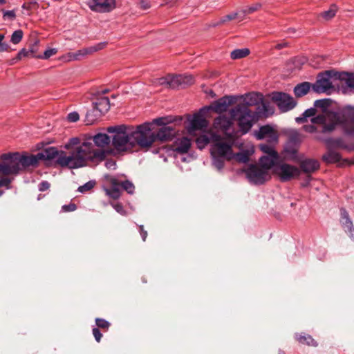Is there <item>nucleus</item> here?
I'll use <instances>...</instances> for the list:
<instances>
[{
  "label": "nucleus",
  "mask_w": 354,
  "mask_h": 354,
  "mask_svg": "<svg viewBox=\"0 0 354 354\" xmlns=\"http://www.w3.org/2000/svg\"><path fill=\"white\" fill-rule=\"evenodd\" d=\"M326 143L330 147H339L342 149L348 148L342 138L328 139L326 140Z\"/></svg>",
  "instance_id": "nucleus-38"
},
{
  "label": "nucleus",
  "mask_w": 354,
  "mask_h": 354,
  "mask_svg": "<svg viewBox=\"0 0 354 354\" xmlns=\"http://www.w3.org/2000/svg\"><path fill=\"white\" fill-rule=\"evenodd\" d=\"M232 121L226 116H219L214 120V127L219 131L223 132L225 136L229 133H235L234 130L231 131Z\"/></svg>",
  "instance_id": "nucleus-17"
},
{
  "label": "nucleus",
  "mask_w": 354,
  "mask_h": 354,
  "mask_svg": "<svg viewBox=\"0 0 354 354\" xmlns=\"http://www.w3.org/2000/svg\"><path fill=\"white\" fill-rule=\"evenodd\" d=\"M3 19H10L11 20H13L16 17V14L15 10H3Z\"/></svg>",
  "instance_id": "nucleus-54"
},
{
  "label": "nucleus",
  "mask_w": 354,
  "mask_h": 354,
  "mask_svg": "<svg viewBox=\"0 0 354 354\" xmlns=\"http://www.w3.org/2000/svg\"><path fill=\"white\" fill-rule=\"evenodd\" d=\"M323 160L326 163H337L341 160V156L335 151L329 150L323 156Z\"/></svg>",
  "instance_id": "nucleus-30"
},
{
  "label": "nucleus",
  "mask_w": 354,
  "mask_h": 354,
  "mask_svg": "<svg viewBox=\"0 0 354 354\" xmlns=\"http://www.w3.org/2000/svg\"><path fill=\"white\" fill-rule=\"evenodd\" d=\"M328 100H316L315 102H314V106L315 107H317V108H321L322 110H323V112L320 114H318L317 116H315V118H317L318 116H320V115H322L324 114H325L326 112H334L333 111H331V110H328L327 109V106H328ZM341 111V109L339 111H338L337 112H339Z\"/></svg>",
  "instance_id": "nucleus-35"
},
{
  "label": "nucleus",
  "mask_w": 354,
  "mask_h": 354,
  "mask_svg": "<svg viewBox=\"0 0 354 354\" xmlns=\"http://www.w3.org/2000/svg\"><path fill=\"white\" fill-rule=\"evenodd\" d=\"M81 145L78 138H73L70 139L68 143L66 145V148L71 149V151L75 147Z\"/></svg>",
  "instance_id": "nucleus-50"
},
{
  "label": "nucleus",
  "mask_w": 354,
  "mask_h": 354,
  "mask_svg": "<svg viewBox=\"0 0 354 354\" xmlns=\"http://www.w3.org/2000/svg\"><path fill=\"white\" fill-rule=\"evenodd\" d=\"M111 205L118 213L121 215H126V211L121 203H111Z\"/></svg>",
  "instance_id": "nucleus-53"
},
{
  "label": "nucleus",
  "mask_w": 354,
  "mask_h": 354,
  "mask_svg": "<svg viewBox=\"0 0 354 354\" xmlns=\"http://www.w3.org/2000/svg\"><path fill=\"white\" fill-rule=\"evenodd\" d=\"M2 162L0 163V176L17 174L18 172L32 165V158L21 156L19 153L3 154Z\"/></svg>",
  "instance_id": "nucleus-5"
},
{
  "label": "nucleus",
  "mask_w": 354,
  "mask_h": 354,
  "mask_svg": "<svg viewBox=\"0 0 354 354\" xmlns=\"http://www.w3.org/2000/svg\"><path fill=\"white\" fill-rule=\"evenodd\" d=\"M190 147L191 141L186 137L177 139L174 143V150L180 153H187Z\"/></svg>",
  "instance_id": "nucleus-27"
},
{
  "label": "nucleus",
  "mask_w": 354,
  "mask_h": 354,
  "mask_svg": "<svg viewBox=\"0 0 354 354\" xmlns=\"http://www.w3.org/2000/svg\"><path fill=\"white\" fill-rule=\"evenodd\" d=\"M88 5L93 11L106 12L115 8V0H91Z\"/></svg>",
  "instance_id": "nucleus-15"
},
{
  "label": "nucleus",
  "mask_w": 354,
  "mask_h": 354,
  "mask_svg": "<svg viewBox=\"0 0 354 354\" xmlns=\"http://www.w3.org/2000/svg\"><path fill=\"white\" fill-rule=\"evenodd\" d=\"M93 106L103 115L110 109L109 99L107 97L101 96L93 103Z\"/></svg>",
  "instance_id": "nucleus-26"
},
{
  "label": "nucleus",
  "mask_w": 354,
  "mask_h": 354,
  "mask_svg": "<svg viewBox=\"0 0 354 354\" xmlns=\"http://www.w3.org/2000/svg\"><path fill=\"white\" fill-rule=\"evenodd\" d=\"M120 185L129 194H131L134 192L135 187L131 182H130L129 180H125V181L121 183Z\"/></svg>",
  "instance_id": "nucleus-48"
},
{
  "label": "nucleus",
  "mask_w": 354,
  "mask_h": 354,
  "mask_svg": "<svg viewBox=\"0 0 354 354\" xmlns=\"http://www.w3.org/2000/svg\"><path fill=\"white\" fill-rule=\"evenodd\" d=\"M50 184L47 181H42L39 185V190L41 192H44L49 189Z\"/></svg>",
  "instance_id": "nucleus-59"
},
{
  "label": "nucleus",
  "mask_w": 354,
  "mask_h": 354,
  "mask_svg": "<svg viewBox=\"0 0 354 354\" xmlns=\"http://www.w3.org/2000/svg\"><path fill=\"white\" fill-rule=\"evenodd\" d=\"M233 119L238 121V124L243 133H246L252 127L255 120V114L248 107L237 105L230 111Z\"/></svg>",
  "instance_id": "nucleus-6"
},
{
  "label": "nucleus",
  "mask_w": 354,
  "mask_h": 354,
  "mask_svg": "<svg viewBox=\"0 0 354 354\" xmlns=\"http://www.w3.org/2000/svg\"><path fill=\"white\" fill-rule=\"evenodd\" d=\"M212 138L211 156L212 164L218 170H221L225 160H230L234 158V153L232 147L236 143V136L235 133H229L227 136L221 137L217 134H212Z\"/></svg>",
  "instance_id": "nucleus-4"
},
{
  "label": "nucleus",
  "mask_w": 354,
  "mask_h": 354,
  "mask_svg": "<svg viewBox=\"0 0 354 354\" xmlns=\"http://www.w3.org/2000/svg\"><path fill=\"white\" fill-rule=\"evenodd\" d=\"M297 339L299 341V343L303 344H306L308 346H316L317 344L316 342L313 339V337L310 335H296Z\"/></svg>",
  "instance_id": "nucleus-37"
},
{
  "label": "nucleus",
  "mask_w": 354,
  "mask_h": 354,
  "mask_svg": "<svg viewBox=\"0 0 354 354\" xmlns=\"http://www.w3.org/2000/svg\"><path fill=\"white\" fill-rule=\"evenodd\" d=\"M67 118L68 121L71 122H75L79 120L80 116L77 112H71L68 115Z\"/></svg>",
  "instance_id": "nucleus-55"
},
{
  "label": "nucleus",
  "mask_w": 354,
  "mask_h": 354,
  "mask_svg": "<svg viewBox=\"0 0 354 354\" xmlns=\"http://www.w3.org/2000/svg\"><path fill=\"white\" fill-rule=\"evenodd\" d=\"M250 53V50L248 48L235 49L230 53V57L232 59H239L246 57Z\"/></svg>",
  "instance_id": "nucleus-33"
},
{
  "label": "nucleus",
  "mask_w": 354,
  "mask_h": 354,
  "mask_svg": "<svg viewBox=\"0 0 354 354\" xmlns=\"http://www.w3.org/2000/svg\"><path fill=\"white\" fill-rule=\"evenodd\" d=\"M110 182L111 184V188H105L104 191L107 196L113 199H117L120 196V183L115 178H111Z\"/></svg>",
  "instance_id": "nucleus-25"
},
{
  "label": "nucleus",
  "mask_w": 354,
  "mask_h": 354,
  "mask_svg": "<svg viewBox=\"0 0 354 354\" xmlns=\"http://www.w3.org/2000/svg\"><path fill=\"white\" fill-rule=\"evenodd\" d=\"M23 31L21 30H15L11 36V42L14 44H19L23 38Z\"/></svg>",
  "instance_id": "nucleus-45"
},
{
  "label": "nucleus",
  "mask_w": 354,
  "mask_h": 354,
  "mask_svg": "<svg viewBox=\"0 0 354 354\" xmlns=\"http://www.w3.org/2000/svg\"><path fill=\"white\" fill-rule=\"evenodd\" d=\"M102 115V114L93 106L91 110L87 111L85 122L88 125L92 124Z\"/></svg>",
  "instance_id": "nucleus-31"
},
{
  "label": "nucleus",
  "mask_w": 354,
  "mask_h": 354,
  "mask_svg": "<svg viewBox=\"0 0 354 354\" xmlns=\"http://www.w3.org/2000/svg\"><path fill=\"white\" fill-rule=\"evenodd\" d=\"M313 121L323 124V132L330 133L340 126L345 134L354 136V106H346L339 112H326Z\"/></svg>",
  "instance_id": "nucleus-3"
},
{
  "label": "nucleus",
  "mask_w": 354,
  "mask_h": 354,
  "mask_svg": "<svg viewBox=\"0 0 354 354\" xmlns=\"http://www.w3.org/2000/svg\"><path fill=\"white\" fill-rule=\"evenodd\" d=\"M297 149L295 147L289 145L286 146L284 149L285 158L288 160H295L297 158Z\"/></svg>",
  "instance_id": "nucleus-40"
},
{
  "label": "nucleus",
  "mask_w": 354,
  "mask_h": 354,
  "mask_svg": "<svg viewBox=\"0 0 354 354\" xmlns=\"http://www.w3.org/2000/svg\"><path fill=\"white\" fill-rule=\"evenodd\" d=\"M207 121L200 114L194 115L189 124L187 127V131L189 134H193L196 130H202L207 127Z\"/></svg>",
  "instance_id": "nucleus-18"
},
{
  "label": "nucleus",
  "mask_w": 354,
  "mask_h": 354,
  "mask_svg": "<svg viewBox=\"0 0 354 354\" xmlns=\"http://www.w3.org/2000/svg\"><path fill=\"white\" fill-rule=\"evenodd\" d=\"M93 335L95 337V340L99 342L102 337V333H100V330L97 328H94L93 329Z\"/></svg>",
  "instance_id": "nucleus-60"
},
{
  "label": "nucleus",
  "mask_w": 354,
  "mask_h": 354,
  "mask_svg": "<svg viewBox=\"0 0 354 354\" xmlns=\"http://www.w3.org/2000/svg\"><path fill=\"white\" fill-rule=\"evenodd\" d=\"M92 140L95 145L100 148L99 149H103L109 145L111 137L104 133H98L92 137Z\"/></svg>",
  "instance_id": "nucleus-24"
},
{
  "label": "nucleus",
  "mask_w": 354,
  "mask_h": 354,
  "mask_svg": "<svg viewBox=\"0 0 354 354\" xmlns=\"http://www.w3.org/2000/svg\"><path fill=\"white\" fill-rule=\"evenodd\" d=\"M259 147L265 153L259 158V165L269 172L270 169L278 165L279 156L273 145L260 144Z\"/></svg>",
  "instance_id": "nucleus-9"
},
{
  "label": "nucleus",
  "mask_w": 354,
  "mask_h": 354,
  "mask_svg": "<svg viewBox=\"0 0 354 354\" xmlns=\"http://www.w3.org/2000/svg\"><path fill=\"white\" fill-rule=\"evenodd\" d=\"M106 45V43H99L95 46L80 49L75 53H68L67 55L68 60H80L83 57L103 49Z\"/></svg>",
  "instance_id": "nucleus-16"
},
{
  "label": "nucleus",
  "mask_w": 354,
  "mask_h": 354,
  "mask_svg": "<svg viewBox=\"0 0 354 354\" xmlns=\"http://www.w3.org/2000/svg\"><path fill=\"white\" fill-rule=\"evenodd\" d=\"M107 132L111 134L113 147L120 152H130L137 147L148 149L155 142L149 123L136 127L112 126L107 128Z\"/></svg>",
  "instance_id": "nucleus-1"
},
{
  "label": "nucleus",
  "mask_w": 354,
  "mask_h": 354,
  "mask_svg": "<svg viewBox=\"0 0 354 354\" xmlns=\"http://www.w3.org/2000/svg\"><path fill=\"white\" fill-rule=\"evenodd\" d=\"M96 325L102 328H108L109 327V323L103 319L97 318L95 319Z\"/></svg>",
  "instance_id": "nucleus-52"
},
{
  "label": "nucleus",
  "mask_w": 354,
  "mask_h": 354,
  "mask_svg": "<svg viewBox=\"0 0 354 354\" xmlns=\"http://www.w3.org/2000/svg\"><path fill=\"white\" fill-rule=\"evenodd\" d=\"M30 55H31L32 57L35 56V49L33 47H32L30 50H27L24 48L21 50L17 54V59H21L26 57H29Z\"/></svg>",
  "instance_id": "nucleus-46"
},
{
  "label": "nucleus",
  "mask_w": 354,
  "mask_h": 354,
  "mask_svg": "<svg viewBox=\"0 0 354 354\" xmlns=\"http://www.w3.org/2000/svg\"><path fill=\"white\" fill-rule=\"evenodd\" d=\"M235 97L233 96H226L219 99L213 105V109L217 113L225 111L228 106L234 104Z\"/></svg>",
  "instance_id": "nucleus-22"
},
{
  "label": "nucleus",
  "mask_w": 354,
  "mask_h": 354,
  "mask_svg": "<svg viewBox=\"0 0 354 354\" xmlns=\"http://www.w3.org/2000/svg\"><path fill=\"white\" fill-rule=\"evenodd\" d=\"M62 153H66L64 151H59L56 148L50 147L37 153L36 155L29 156V158H32V166L36 165L39 160H51L55 159L56 162L58 164V159Z\"/></svg>",
  "instance_id": "nucleus-14"
},
{
  "label": "nucleus",
  "mask_w": 354,
  "mask_h": 354,
  "mask_svg": "<svg viewBox=\"0 0 354 354\" xmlns=\"http://www.w3.org/2000/svg\"><path fill=\"white\" fill-rule=\"evenodd\" d=\"M10 179L8 178H3L0 179V187H6L7 188L9 187V185L10 183Z\"/></svg>",
  "instance_id": "nucleus-61"
},
{
  "label": "nucleus",
  "mask_w": 354,
  "mask_h": 354,
  "mask_svg": "<svg viewBox=\"0 0 354 354\" xmlns=\"http://www.w3.org/2000/svg\"><path fill=\"white\" fill-rule=\"evenodd\" d=\"M325 58L322 56L315 55L313 56L310 60L308 59V64L311 66H315V65H322L326 64Z\"/></svg>",
  "instance_id": "nucleus-43"
},
{
  "label": "nucleus",
  "mask_w": 354,
  "mask_h": 354,
  "mask_svg": "<svg viewBox=\"0 0 354 354\" xmlns=\"http://www.w3.org/2000/svg\"><path fill=\"white\" fill-rule=\"evenodd\" d=\"M237 17V13L234 12L230 15H227L225 16L222 17L218 21L214 24V26H218L224 24L225 23L233 20L236 19Z\"/></svg>",
  "instance_id": "nucleus-42"
},
{
  "label": "nucleus",
  "mask_w": 354,
  "mask_h": 354,
  "mask_svg": "<svg viewBox=\"0 0 354 354\" xmlns=\"http://www.w3.org/2000/svg\"><path fill=\"white\" fill-rule=\"evenodd\" d=\"M95 185V181L94 180H90L85 183L84 185L80 186L78 187V191L81 193L86 192L89 190H91Z\"/></svg>",
  "instance_id": "nucleus-47"
},
{
  "label": "nucleus",
  "mask_w": 354,
  "mask_h": 354,
  "mask_svg": "<svg viewBox=\"0 0 354 354\" xmlns=\"http://www.w3.org/2000/svg\"><path fill=\"white\" fill-rule=\"evenodd\" d=\"M335 75L342 84H345L349 91L354 92V73L338 71Z\"/></svg>",
  "instance_id": "nucleus-20"
},
{
  "label": "nucleus",
  "mask_w": 354,
  "mask_h": 354,
  "mask_svg": "<svg viewBox=\"0 0 354 354\" xmlns=\"http://www.w3.org/2000/svg\"><path fill=\"white\" fill-rule=\"evenodd\" d=\"M57 53V48H49L44 51L43 55L38 56V57L41 59H48L51 56L55 55Z\"/></svg>",
  "instance_id": "nucleus-49"
},
{
  "label": "nucleus",
  "mask_w": 354,
  "mask_h": 354,
  "mask_svg": "<svg viewBox=\"0 0 354 354\" xmlns=\"http://www.w3.org/2000/svg\"><path fill=\"white\" fill-rule=\"evenodd\" d=\"M140 235L142 236V239L145 241L147 236V231L144 230L143 225L140 226Z\"/></svg>",
  "instance_id": "nucleus-63"
},
{
  "label": "nucleus",
  "mask_w": 354,
  "mask_h": 354,
  "mask_svg": "<svg viewBox=\"0 0 354 354\" xmlns=\"http://www.w3.org/2000/svg\"><path fill=\"white\" fill-rule=\"evenodd\" d=\"M254 136L258 140H266L267 145H271L274 147L278 143L279 134L270 125L262 126L254 133Z\"/></svg>",
  "instance_id": "nucleus-13"
},
{
  "label": "nucleus",
  "mask_w": 354,
  "mask_h": 354,
  "mask_svg": "<svg viewBox=\"0 0 354 354\" xmlns=\"http://www.w3.org/2000/svg\"><path fill=\"white\" fill-rule=\"evenodd\" d=\"M308 58L303 55H299L290 58L288 61V64L293 65L294 66H301L308 64Z\"/></svg>",
  "instance_id": "nucleus-32"
},
{
  "label": "nucleus",
  "mask_w": 354,
  "mask_h": 354,
  "mask_svg": "<svg viewBox=\"0 0 354 354\" xmlns=\"http://www.w3.org/2000/svg\"><path fill=\"white\" fill-rule=\"evenodd\" d=\"M245 174L250 182L256 185L263 184L270 178L269 172L260 165H251Z\"/></svg>",
  "instance_id": "nucleus-11"
},
{
  "label": "nucleus",
  "mask_w": 354,
  "mask_h": 354,
  "mask_svg": "<svg viewBox=\"0 0 354 354\" xmlns=\"http://www.w3.org/2000/svg\"><path fill=\"white\" fill-rule=\"evenodd\" d=\"M194 77L191 75L169 74L156 79L154 83L158 85H165L171 88H176L178 87H185L194 84Z\"/></svg>",
  "instance_id": "nucleus-7"
},
{
  "label": "nucleus",
  "mask_w": 354,
  "mask_h": 354,
  "mask_svg": "<svg viewBox=\"0 0 354 354\" xmlns=\"http://www.w3.org/2000/svg\"><path fill=\"white\" fill-rule=\"evenodd\" d=\"M243 99V106L248 108L250 106L257 105L263 102V95L258 93H252L241 96Z\"/></svg>",
  "instance_id": "nucleus-23"
},
{
  "label": "nucleus",
  "mask_w": 354,
  "mask_h": 354,
  "mask_svg": "<svg viewBox=\"0 0 354 354\" xmlns=\"http://www.w3.org/2000/svg\"><path fill=\"white\" fill-rule=\"evenodd\" d=\"M152 133L155 136V140L158 139L160 141H167L172 139L176 135V131L170 126H163L158 130L156 134L153 132Z\"/></svg>",
  "instance_id": "nucleus-21"
},
{
  "label": "nucleus",
  "mask_w": 354,
  "mask_h": 354,
  "mask_svg": "<svg viewBox=\"0 0 354 354\" xmlns=\"http://www.w3.org/2000/svg\"><path fill=\"white\" fill-rule=\"evenodd\" d=\"M106 153L104 149H95L91 140H86L74 147L70 155L61 154L58 159V165L61 167L79 168L85 166L88 161L103 160Z\"/></svg>",
  "instance_id": "nucleus-2"
},
{
  "label": "nucleus",
  "mask_w": 354,
  "mask_h": 354,
  "mask_svg": "<svg viewBox=\"0 0 354 354\" xmlns=\"http://www.w3.org/2000/svg\"><path fill=\"white\" fill-rule=\"evenodd\" d=\"M76 208H77V206L74 203L64 205L62 207V209L64 212H73V211H75L76 209Z\"/></svg>",
  "instance_id": "nucleus-56"
},
{
  "label": "nucleus",
  "mask_w": 354,
  "mask_h": 354,
  "mask_svg": "<svg viewBox=\"0 0 354 354\" xmlns=\"http://www.w3.org/2000/svg\"><path fill=\"white\" fill-rule=\"evenodd\" d=\"M340 223L344 231L348 234L350 238L354 241V227L353 223L348 216V212L344 209H341Z\"/></svg>",
  "instance_id": "nucleus-19"
},
{
  "label": "nucleus",
  "mask_w": 354,
  "mask_h": 354,
  "mask_svg": "<svg viewBox=\"0 0 354 354\" xmlns=\"http://www.w3.org/2000/svg\"><path fill=\"white\" fill-rule=\"evenodd\" d=\"M312 85L307 82L297 84L294 88L295 95L299 97L306 95L310 91Z\"/></svg>",
  "instance_id": "nucleus-29"
},
{
  "label": "nucleus",
  "mask_w": 354,
  "mask_h": 354,
  "mask_svg": "<svg viewBox=\"0 0 354 354\" xmlns=\"http://www.w3.org/2000/svg\"><path fill=\"white\" fill-rule=\"evenodd\" d=\"M214 134V133H211L209 134H203L200 136L196 138V145L198 148L200 149H203L208 143L210 142H212V135Z\"/></svg>",
  "instance_id": "nucleus-34"
},
{
  "label": "nucleus",
  "mask_w": 354,
  "mask_h": 354,
  "mask_svg": "<svg viewBox=\"0 0 354 354\" xmlns=\"http://www.w3.org/2000/svg\"><path fill=\"white\" fill-rule=\"evenodd\" d=\"M314 118H315V117L311 119L312 123L315 124H319L321 126L320 128L314 126L313 124H308V125H304V127H303L304 129L306 132H309V133H314V132H316V131H320V132L323 133V131H322L323 124H321V123H318V122H314L313 121V120ZM324 133H326L324 132Z\"/></svg>",
  "instance_id": "nucleus-41"
},
{
  "label": "nucleus",
  "mask_w": 354,
  "mask_h": 354,
  "mask_svg": "<svg viewBox=\"0 0 354 354\" xmlns=\"http://www.w3.org/2000/svg\"><path fill=\"white\" fill-rule=\"evenodd\" d=\"M338 71L335 70L327 71L319 75L317 81L312 84V89L317 93H328L333 88V82L338 80L335 74Z\"/></svg>",
  "instance_id": "nucleus-8"
},
{
  "label": "nucleus",
  "mask_w": 354,
  "mask_h": 354,
  "mask_svg": "<svg viewBox=\"0 0 354 354\" xmlns=\"http://www.w3.org/2000/svg\"><path fill=\"white\" fill-rule=\"evenodd\" d=\"M337 11V6L333 4L328 10L322 12L319 15L325 20H330L335 16Z\"/></svg>",
  "instance_id": "nucleus-36"
},
{
  "label": "nucleus",
  "mask_w": 354,
  "mask_h": 354,
  "mask_svg": "<svg viewBox=\"0 0 354 354\" xmlns=\"http://www.w3.org/2000/svg\"><path fill=\"white\" fill-rule=\"evenodd\" d=\"M274 172L281 181L286 182L298 177L301 174V170L296 166L282 162L276 165Z\"/></svg>",
  "instance_id": "nucleus-10"
},
{
  "label": "nucleus",
  "mask_w": 354,
  "mask_h": 354,
  "mask_svg": "<svg viewBox=\"0 0 354 354\" xmlns=\"http://www.w3.org/2000/svg\"><path fill=\"white\" fill-rule=\"evenodd\" d=\"M316 114V109L315 108H310L307 110H306L301 117L296 118L295 120L298 123L304 122L307 118L313 116Z\"/></svg>",
  "instance_id": "nucleus-39"
},
{
  "label": "nucleus",
  "mask_w": 354,
  "mask_h": 354,
  "mask_svg": "<svg viewBox=\"0 0 354 354\" xmlns=\"http://www.w3.org/2000/svg\"><path fill=\"white\" fill-rule=\"evenodd\" d=\"M289 46H290V44L288 42L281 41V42L276 44L274 46H273L272 49L281 50L282 48H287Z\"/></svg>",
  "instance_id": "nucleus-57"
},
{
  "label": "nucleus",
  "mask_w": 354,
  "mask_h": 354,
  "mask_svg": "<svg viewBox=\"0 0 354 354\" xmlns=\"http://www.w3.org/2000/svg\"><path fill=\"white\" fill-rule=\"evenodd\" d=\"M301 170L305 173H312L317 170L319 167V162L313 159H306L300 164Z\"/></svg>",
  "instance_id": "nucleus-28"
},
{
  "label": "nucleus",
  "mask_w": 354,
  "mask_h": 354,
  "mask_svg": "<svg viewBox=\"0 0 354 354\" xmlns=\"http://www.w3.org/2000/svg\"><path fill=\"white\" fill-rule=\"evenodd\" d=\"M106 167L109 168V169H115V162L113 161V160H110V161H107L106 162Z\"/></svg>",
  "instance_id": "nucleus-64"
},
{
  "label": "nucleus",
  "mask_w": 354,
  "mask_h": 354,
  "mask_svg": "<svg viewBox=\"0 0 354 354\" xmlns=\"http://www.w3.org/2000/svg\"><path fill=\"white\" fill-rule=\"evenodd\" d=\"M261 7V4L260 3H256L248 8L247 10H244V13L245 14H251L257 10H258Z\"/></svg>",
  "instance_id": "nucleus-51"
},
{
  "label": "nucleus",
  "mask_w": 354,
  "mask_h": 354,
  "mask_svg": "<svg viewBox=\"0 0 354 354\" xmlns=\"http://www.w3.org/2000/svg\"><path fill=\"white\" fill-rule=\"evenodd\" d=\"M4 35L0 34V52L6 51L8 49L9 46L7 44L2 43Z\"/></svg>",
  "instance_id": "nucleus-58"
},
{
  "label": "nucleus",
  "mask_w": 354,
  "mask_h": 354,
  "mask_svg": "<svg viewBox=\"0 0 354 354\" xmlns=\"http://www.w3.org/2000/svg\"><path fill=\"white\" fill-rule=\"evenodd\" d=\"M139 3L140 7L145 10L150 7V4L147 0H140Z\"/></svg>",
  "instance_id": "nucleus-62"
},
{
  "label": "nucleus",
  "mask_w": 354,
  "mask_h": 354,
  "mask_svg": "<svg viewBox=\"0 0 354 354\" xmlns=\"http://www.w3.org/2000/svg\"><path fill=\"white\" fill-rule=\"evenodd\" d=\"M272 100L282 112H287L292 109L297 104L292 96L282 92L272 93Z\"/></svg>",
  "instance_id": "nucleus-12"
},
{
  "label": "nucleus",
  "mask_w": 354,
  "mask_h": 354,
  "mask_svg": "<svg viewBox=\"0 0 354 354\" xmlns=\"http://www.w3.org/2000/svg\"><path fill=\"white\" fill-rule=\"evenodd\" d=\"M249 153L247 151L234 153V158L238 162L245 163L249 160Z\"/></svg>",
  "instance_id": "nucleus-44"
}]
</instances>
